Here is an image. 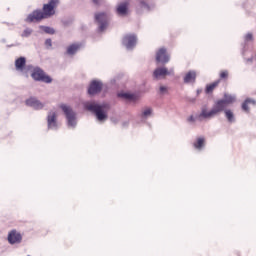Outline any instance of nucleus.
<instances>
[{
	"label": "nucleus",
	"mask_w": 256,
	"mask_h": 256,
	"mask_svg": "<svg viewBox=\"0 0 256 256\" xmlns=\"http://www.w3.org/2000/svg\"><path fill=\"white\" fill-rule=\"evenodd\" d=\"M101 0H93V3H95V5H99V2H100Z\"/></svg>",
	"instance_id": "31"
},
{
	"label": "nucleus",
	"mask_w": 256,
	"mask_h": 256,
	"mask_svg": "<svg viewBox=\"0 0 256 256\" xmlns=\"http://www.w3.org/2000/svg\"><path fill=\"white\" fill-rule=\"evenodd\" d=\"M23 240V236H21V233L17 232L16 230H12L8 234V242L10 245H15L17 243H21Z\"/></svg>",
	"instance_id": "9"
},
{
	"label": "nucleus",
	"mask_w": 256,
	"mask_h": 256,
	"mask_svg": "<svg viewBox=\"0 0 256 256\" xmlns=\"http://www.w3.org/2000/svg\"><path fill=\"white\" fill-rule=\"evenodd\" d=\"M157 63H169V55L167 54V49L160 48L156 53Z\"/></svg>",
	"instance_id": "11"
},
{
	"label": "nucleus",
	"mask_w": 256,
	"mask_h": 256,
	"mask_svg": "<svg viewBox=\"0 0 256 256\" xmlns=\"http://www.w3.org/2000/svg\"><path fill=\"white\" fill-rule=\"evenodd\" d=\"M59 5V0H50L49 3L44 4L43 11L34 10L25 19L26 23H39L42 19H49L55 15V7Z\"/></svg>",
	"instance_id": "1"
},
{
	"label": "nucleus",
	"mask_w": 256,
	"mask_h": 256,
	"mask_svg": "<svg viewBox=\"0 0 256 256\" xmlns=\"http://www.w3.org/2000/svg\"><path fill=\"white\" fill-rule=\"evenodd\" d=\"M85 109L87 111H91V113H95L98 121H105L107 118V112L105 111V106L99 105L95 102H86L84 104Z\"/></svg>",
	"instance_id": "3"
},
{
	"label": "nucleus",
	"mask_w": 256,
	"mask_h": 256,
	"mask_svg": "<svg viewBox=\"0 0 256 256\" xmlns=\"http://www.w3.org/2000/svg\"><path fill=\"white\" fill-rule=\"evenodd\" d=\"M123 45L127 47V49H132L137 44V37L135 35H126L122 40Z\"/></svg>",
	"instance_id": "13"
},
{
	"label": "nucleus",
	"mask_w": 256,
	"mask_h": 256,
	"mask_svg": "<svg viewBox=\"0 0 256 256\" xmlns=\"http://www.w3.org/2000/svg\"><path fill=\"white\" fill-rule=\"evenodd\" d=\"M57 117H59V111L57 109H53L48 112L47 126L48 129H50L51 131H57V129L61 127V124L57 120Z\"/></svg>",
	"instance_id": "4"
},
{
	"label": "nucleus",
	"mask_w": 256,
	"mask_h": 256,
	"mask_svg": "<svg viewBox=\"0 0 256 256\" xmlns=\"http://www.w3.org/2000/svg\"><path fill=\"white\" fill-rule=\"evenodd\" d=\"M193 145L195 149H202L203 145H205V138H198Z\"/></svg>",
	"instance_id": "22"
},
{
	"label": "nucleus",
	"mask_w": 256,
	"mask_h": 256,
	"mask_svg": "<svg viewBox=\"0 0 256 256\" xmlns=\"http://www.w3.org/2000/svg\"><path fill=\"white\" fill-rule=\"evenodd\" d=\"M160 93H167V87L161 86L160 87Z\"/></svg>",
	"instance_id": "29"
},
{
	"label": "nucleus",
	"mask_w": 256,
	"mask_h": 256,
	"mask_svg": "<svg viewBox=\"0 0 256 256\" xmlns=\"http://www.w3.org/2000/svg\"><path fill=\"white\" fill-rule=\"evenodd\" d=\"M142 7H146L147 9H149V5H147L144 1L141 2Z\"/></svg>",
	"instance_id": "30"
},
{
	"label": "nucleus",
	"mask_w": 256,
	"mask_h": 256,
	"mask_svg": "<svg viewBox=\"0 0 256 256\" xmlns=\"http://www.w3.org/2000/svg\"><path fill=\"white\" fill-rule=\"evenodd\" d=\"M79 49H81V44H71L67 47L66 53L67 55H75Z\"/></svg>",
	"instance_id": "17"
},
{
	"label": "nucleus",
	"mask_w": 256,
	"mask_h": 256,
	"mask_svg": "<svg viewBox=\"0 0 256 256\" xmlns=\"http://www.w3.org/2000/svg\"><path fill=\"white\" fill-rule=\"evenodd\" d=\"M195 79H197V73L189 71L184 77V83H195Z\"/></svg>",
	"instance_id": "16"
},
{
	"label": "nucleus",
	"mask_w": 256,
	"mask_h": 256,
	"mask_svg": "<svg viewBox=\"0 0 256 256\" xmlns=\"http://www.w3.org/2000/svg\"><path fill=\"white\" fill-rule=\"evenodd\" d=\"M65 115L68 121V127H75V125H77V116L75 115V112H73L71 108L66 106Z\"/></svg>",
	"instance_id": "7"
},
{
	"label": "nucleus",
	"mask_w": 256,
	"mask_h": 256,
	"mask_svg": "<svg viewBox=\"0 0 256 256\" xmlns=\"http://www.w3.org/2000/svg\"><path fill=\"white\" fill-rule=\"evenodd\" d=\"M26 63H27V60L25 59V57H20V58L16 59V61H15L16 71H23L25 69Z\"/></svg>",
	"instance_id": "15"
},
{
	"label": "nucleus",
	"mask_w": 256,
	"mask_h": 256,
	"mask_svg": "<svg viewBox=\"0 0 256 256\" xmlns=\"http://www.w3.org/2000/svg\"><path fill=\"white\" fill-rule=\"evenodd\" d=\"M103 89V83L100 81L94 80L90 83V86L88 88L89 95H97V93H101V90Z\"/></svg>",
	"instance_id": "8"
},
{
	"label": "nucleus",
	"mask_w": 256,
	"mask_h": 256,
	"mask_svg": "<svg viewBox=\"0 0 256 256\" xmlns=\"http://www.w3.org/2000/svg\"><path fill=\"white\" fill-rule=\"evenodd\" d=\"M40 29H43L44 33L48 35H55V29L49 26H40Z\"/></svg>",
	"instance_id": "23"
},
{
	"label": "nucleus",
	"mask_w": 256,
	"mask_h": 256,
	"mask_svg": "<svg viewBox=\"0 0 256 256\" xmlns=\"http://www.w3.org/2000/svg\"><path fill=\"white\" fill-rule=\"evenodd\" d=\"M118 96L123 97V99H128V101H135V99H137V96L131 93H120Z\"/></svg>",
	"instance_id": "21"
},
{
	"label": "nucleus",
	"mask_w": 256,
	"mask_h": 256,
	"mask_svg": "<svg viewBox=\"0 0 256 256\" xmlns=\"http://www.w3.org/2000/svg\"><path fill=\"white\" fill-rule=\"evenodd\" d=\"M31 77L35 81H43V83H51V81H53V79L47 76L40 68H35L31 74Z\"/></svg>",
	"instance_id": "6"
},
{
	"label": "nucleus",
	"mask_w": 256,
	"mask_h": 256,
	"mask_svg": "<svg viewBox=\"0 0 256 256\" xmlns=\"http://www.w3.org/2000/svg\"><path fill=\"white\" fill-rule=\"evenodd\" d=\"M95 21L100 25L99 30L105 31V29H107V25H109V15H107L105 12L96 13Z\"/></svg>",
	"instance_id": "5"
},
{
	"label": "nucleus",
	"mask_w": 256,
	"mask_h": 256,
	"mask_svg": "<svg viewBox=\"0 0 256 256\" xmlns=\"http://www.w3.org/2000/svg\"><path fill=\"white\" fill-rule=\"evenodd\" d=\"M190 120L193 121V116H191Z\"/></svg>",
	"instance_id": "33"
},
{
	"label": "nucleus",
	"mask_w": 256,
	"mask_h": 256,
	"mask_svg": "<svg viewBox=\"0 0 256 256\" xmlns=\"http://www.w3.org/2000/svg\"><path fill=\"white\" fill-rule=\"evenodd\" d=\"M62 111H65V105L61 106Z\"/></svg>",
	"instance_id": "32"
},
{
	"label": "nucleus",
	"mask_w": 256,
	"mask_h": 256,
	"mask_svg": "<svg viewBox=\"0 0 256 256\" xmlns=\"http://www.w3.org/2000/svg\"><path fill=\"white\" fill-rule=\"evenodd\" d=\"M232 103H235V97L225 95L223 99L217 100L214 103V106L210 111L203 108L200 117H203L204 119H211L212 117H215V115H219V113L227 111V107Z\"/></svg>",
	"instance_id": "2"
},
{
	"label": "nucleus",
	"mask_w": 256,
	"mask_h": 256,
	"mask_svg": "<svg viewBox=\"0 0 256 256\" xmlns=\"http://www.w3.org/2000/svg\"><path fill=\"white\" fill-rule=\"evenodd\" d=\"M129 11V2H122L117 5L116 13L120 15V17H125Z\"/></svg>",
	"instance_id": "14"
},
{
	"label": "nucleus",
	"mask_w": 256,
	"mask_h": 256,
	"mask_svg": "<svg viewBox=\"0 0 256 256\" xmlns=\"http://www.w3.org/2000/svg\"><path fill=\"white\" fill-rule=\"evenodd\" d=\"M245 39L246 41H253V34L251 33L246 34Z\"/></svg>",
	"instance_id": "27"
},
{
	"label": "nucleus",
	"mask_w": 256,
	"mask_h": 256,
	"mask_svg": "<svg viewBox=\"0 0 256 256\" xmlns=\"http://www.w3.org/2000/svg\"><path fill=\"white\" fill-rule=\"evenodd\" d=\"M219 83H221V80H217L209 85L206 86V93H213L215 89L219 86Z\"/></svg>",
	"instance_id": "19"
},
{
	"label": "nucleus",
	"mask_w": 256,
	"mask_h": 256,
	"mask_svg": "<svg viewBox=\"0 0 256 256\" xmlns=\"http://www.w3.org/2000/svg\"><path fill=\"white\" fill-rule=\"evenodd\" d=\"M224 113L229 123H233L235 121V114H233V111L226 109Z\"/></svg>",
	"instance_id": "20"
},
{
	"label": "nucleus",
	"mask_w": 256,
	"mask_h": 256,
	"mask_svg": "<svg viewBox=\"0 0 256 256\" xmlns=\"http://www.w3.org/2000/svg\"><path fill=\"white\" fill-rule=\"evenodd\" d=\"M26 105L28 107H32V109H43V107H45V104L41 101H39L37 98L35 97H31L29 99L26 100Z\"/></svg>",
	"instance_id": "12"
},
{
	"label": "nucleus",
	"mask_w": 256,
	"mask_h": 256,
	"mask_svg": "<svg viewBox=\"0 0 256 256\" xmlns=\"http://www.w3.org/2000/svg\"><path fill=\"white\" fill-rule=\"evenodd\" d=\"M152 110L151 108H147L143 111V117H149V115H151Z\"/></svg>",
	"instance_id": "26"
},
{
	"label": "nucleus",
	"mask_w": 256,
	"mask_h": 256,
	"mask_svg": "<svg viewBox=\"0 0 256 256\" xmlns=\"http://www.w3.org/2000/svg\"><path fill=\"white\" fill-rule=\"evenodd\" d=\"M249 105H256V101L254 99L251 98H247L243 104H242V109L243 111H245L246 113H249Z\"/></svg>",
	"instance_id": "18"
},
{
	"label": "nucleus",
	"mask_w": 256,
	"mask_h": 256,
	"mask_svg": "<svg viewBox=\"0 0 256 256\" xmlns=\"http://www.w3.org/2000/svg\"><path fill=\"white\" fill-rule=\"evenodd\" d=\"M33 33V29L31 28H26L22 34L21 37H31V34Z\"/></svg>",
	"instance_id": "24"
},
{
	"label": "nucleus",
	"mask_w": 256,
	"mask_h": 256,
	"mask_svg": "<svg viewBox=\"0 0 256 256\" xmlns=\"http://www.w3.org/2000/svg\"><path fill=\"white\" fill-rule=\"evenodd\" d=\"M45 45H46V47H52V45H53L52 40L51 39H46Z\"/></svg>",
	"instance_id": "28"
},
{
	"label": "nucleus",
	"mask_w": 256,
	"mask_h": 256,
	"mask_svg": "<svg viewBox=\"0 0 256 256\" xmlns=\"http://www.w3.org/2000/svg\"><path fill=\"white\" fill-rule=\"evenodd\" d=\"M167 75H173V69L168 71L166 67H162L155 69L153 72L154 79H161V77L165 78Z\"/></svg>",
	"instance_id": "10"
},
{
	"label": "nucleus",
	"mask_w": 256,
	"mask_h": 256,
	"mask_svg": "<svg viewBox=\"0 0 256 256\" xmlns=\"http://www.w3.org/2000/svg\"><path fill=\"white\" fill-rule=\"evenodd\" d=\"M220 79L227 80L229 79V71L223 70L220 72Z\"/></svg>",
	"instance_id": "25"
}]
</instances>
